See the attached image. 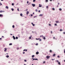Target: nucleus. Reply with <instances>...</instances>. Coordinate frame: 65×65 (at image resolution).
Here are the masks:
<instances>
[{
	"label": "nucleus",
	"mask_w": 65,
	"mask_h": 65,
	"mask_svg": "<svg viewBox=\"0 0 65 65\" xmlns=\"http://www.w3.org/2000/svg\"><path fill=\"white\" fill-rule=\"evenodd\" d=\"M32 5L33 7H35V4H32Z\"/></svg>",
	"instance_id": "obj_1"
},
{
	"label": "nucleus",
	"mask_w": 65,
	"mask_h": 65,
	"mask_svg": "<svg viewBox=\"0 0 65 65\" xmlns=\"http://www.w3.org/2000/svg\"><path fill=\"white\" fill-rule=\"evenodd\" d=\"M5 12V11H0V12H1V13H2V12Z\"/></svg>",
	"instance_id": "obj_2"
},
{
	"label": "nucleus",
	"mask_w": 65,
	"mask_h": 65,
	"mask_svg": "<svg viewBox=\"0 0 65 65\" xmlns=\"http://www.w3.org/2000/svg\"><path fill=\"white\" fill-rule=\"evenodd\" d=\"M50 57V56H47L46 57V58L47 59H48V58H49Z\"/></svg>",
	"instance_id": "obj_3"
},
{
	"label": "nucleus",
	"mask_w": 65,
	"mask_h": 65,
	"mask_svg": "<svg viewBox=\"0 0 65 65\" xmlns=\"http://www.w3.org/2000/svg\"><path fill=\"white\" fill-rule=\"evenodd\" d=\"M3 17V15L2 14H0V17Z\"/></svg>",
	"instance_id": "obj_4"
},
{
	"label": "nucleus",
	"mask_w": 65,
	"mask_h": 65,
	"mask_svg": "<svg viewBox=\"0 0 65 65\" xmlns=\"http://www.w3.org/2000/svg\"><path fill=\"white\" fill-rule=\"evenodd\" d=\"M13 39H15V37H14V36H13Z\"/></svg>",
	"instance_id": "obj_5"
},
{
	"label": "nucleus",
	"mask_w": 65,
	"mask_h": 65,
	"mask_svg": "<svg viewBox=\"0 0 65 65\" xmlns=\"http://www.w3.org/2000/svg\"><path fill=\"white\" fill-rule=\"evenodd\" d=\"M29 13V12L28 11H27V12H26V14H27V15H28V14Z\"/></svg>",
	"instance_id": "obj_6"
},
{
	"label": "nucleus",
	"mask_w": 65,
	"mask_h": 65,
	"mask_svg": "<svg viewBox=\"0 0 65 65\" xmlns=\"http://www.w3.org/2000/svg\"><path fill=\"white\" fill-rule=\"evenodd\" d=\"M43 16V14H40V15H39V17H41L42 16Z\"/></svg>",
	"instance_id": "obj_7"
},
{
	"label": "nucleus",
	"mask_w": 65,
	"mask_h": 65,
	"mask_svg": "<svg viewBox=\"0 0 65 65\" xmlns=\"http://www.w3.org/2000/svg\"><path fill=\"white\" fill-rule=\"evenodd\" d=\"M49 52L50 53H52V50H50Z\"/></svg>",
	"instance_id": "obj_8"
},
{
	"label": "nucleus",
	"mask_w": 65,
	"mask_h": 65,
	"mask_svg": "<svg viewBox=\"0 0 65 65\" xmlns=\"http://www.w3.org/2000/svg\"><path fill=\"white\" fill-rule=\"evenodd\" d=\"M42 6H41V5L40 4H39V7H42Z\"/></svg>",
	"instance_id": "obj_9"
},
{
	"label": "nucleus",
	"mask_w": 65,
	"mask_h": 65,
	"mask_svg": "<svg viewBox=\"0 0 65 65\" xmlns=\"http://www.w3.org/2000/svg\"><path fill=\"white\" fill-rule=\"evenodd\" d=\"M5 50H4V51L5 52H6L7 51H6V50H7V48H5Z\"/></svg>",
	"instance_id": "obj_10"
},
{
	"label": "nucleus",
	"mask_w": 65,
	"mask_h": 65,
	"mask_svg": "<svg viewBox=\"0 0 65 65\" xmlns=\"http://www.w3.org/2000/svg\"><path fill=\"white\" fill-rule=\"evenodd\" d=\"M24 52V51H25V52H27V50H25L24 49L23 50Z\"/></svg>",
	"instance_id": "obj_11"
},
{
	"label": "nucleus",
	"mask_w": 65,
	"mask_h": 65,
	"mask_svg": "<svg viewBox=\"0 0 65 65\" xmlns=\"http://www.w3.org/2000/svg\"><path fill=\"white\" fill-rule=\"evenodd\" d=\"M31 24L33 26H35V24H33L32 23H31Z\"/></svg>",
	"instance_id": "obj_12"
},
{
	"label": "nucleus",
	"mask_w": 65,
	"mask_h": 65,
	"mask_svg": "<svg viewBox=\"0 0 65 65\" xmlns=\"http://www.w3.org/2000/svg\"><path fill=\"white\" fill-rule=\"evenodd\" d=\"M39 54V52H37L36 53V54L37 55H38V54Z\"/></svg>",
	"instance_id": "obj_13"
},
{
	"label": "nucleus",
	"mask_w": 65,
	"mask_h": 65,
	"mask_svg": "<svg viewBox=\"0 0 65 65\" xmlns=\"http://www.w3.org/2000/svg\"><path fill=\"white\" fill-rule=\"evenodd\" d=\"M6 8H7V9H8V7L7 6H6Z\"/></svg>",
	"instance_id": "obj_14"
},
{
	"label": "nucleus",
	"mask_w": 65,
	"mask_h": 65,
	"mask_svg": "<svg viewBox=\"0 0 65 65\" xmlns=\"http://www.w3.org/2000/svg\"><path fill=\"white\" fill-rule=\"evenodd\" d=\"M56 56V54H54L53 55V57H55Z\"/></svg>",
	"instance_id": "obj_15"
},
{
	"label": "nucleus",
	"mask_w": 65,
	"mask_h": 65,
	"mask_svg": "<svg viewBox=\"0 0 65 65\" xmlns=\"http://www.w3.org/2000/svg\"><path fill=\"white\" fill-rule=\"evenodd\" d=\"M20 16H21V17H22V15H23V14L22 13H21L20 14Z\"/></svg>",
	"instance_id": "obj_16"
},
{
	"label": "nucleus",
	"mask_w": 65,
	"mask_h": 65,
	"mask_svg": "<svg viewBox=\"0 0 65 65\" xmlns=\"http://www.w3.org/2000/svg\"><path fill=\"white\" fill-rule=\"evenodd\" d=\"M58 64H59V65H61V63H60V62H58Z\"/></svg>",
	"instance_id": "obj_17"
},
{
	"label": "nucleus",
	"mask_w": 65,
	"mask_h": 65,
	"mask_svg": "<svg viewBox=\"0 0 65 65\" xmlns=\"http://www.w3.org/2000/svg\"><path fill=\"white\" fill-rule=\"evenodd\" d=\"M12 45V43H10L9 44V45Z\"/></svg>",
	"instance_id": "obj_18"
},
{
	"label": "nucleus",
	"mask_w": 65,
	"mask_h": 65,
	"mask_svg": "<svg viewBox=\"0 0 65 65\" xmlns=\"http://www.w3.org/2000/svg\"><path fill=\"white\" fill-rule=\"evenodd\" d=\"M34 56H34V55H32V58H34Z\"/></svg>",
	"instance_id": "obj_19"
},
{
	"label": "nucleus",
	"mask_w": 65,
	"mask_h": 65,
	"mask_svg": "<svg viewBox=\"0 0 65 65\" xmlns=\"http://www.w3.org/2000/svg\"><path fill=\"white\" fill-rule=\"evenodd\" d=\"M31 37H32V36H30V37H29V39H31Z\"/></svg>",
	"instance_id": "obj_20"
},
{
	"label": "nucleus",
	"mask_w": 65,
	"mask_h": 65,
	"mask_svg": "<svg viewBox=\"0 0 65 65\" xmlns=\"http://www.w3.org/2000/svg\"><path fill=\"white\" fill-rule=\"evenodd\" d=\"M56 23H59V21H56Z\"/></svg>",
	"instance_id": "obj_21"
},
{
	"label": "nucleus",
	"mask_w": 65,
	"mask_h": 65,
	"mask_svg": "<svg viewBox=\"0 0 65 65\" xmlns=\"http://www.w3.org/2000/svg\"><path fill=\"white\" fill-rule=\"evenodd\" d=\"M59 10H60V11H61V10H62V9L60 8L59 9Z\"/></svg>",
	"instance_id": "obj_22"
},
{
	"label": "nucleus",
	"mask_w": 65,
	"mask_h": 65,
	"mask_svg": "<svg viewBox=\"0 0 65 65\" xmlns=\"http://www.w3.org/2000/svg\"><path fill=\"white\" fill-rule=\"evenodd\" d=\"M16 39H18V37H16Z\"/></svg>",
	"instance_id": "obj_23"
},
{
	"label": "nucleus",
	"mask_w": 65,
	"mask_h": 65,
	"mask_svg": "<svg viewBox=\"0 0 65 65\" xmlns=\"http://www.w3.org/2000/svg\"><path fill=\"white\" fill-rule=\"evenodd\" d=\"M6 57H7V58H8V57H9V56L7 55L6 56Z\"/></svg>",
	"instance_id": "obj_24"
},
{
	"label": "nucleus",
	"mask_w": 65,
	"mask_h": 65,
	"mask_svg": "<svg viewBox=\"0 0 65 65\" xmlns=\"http://www.w3.org/2000/svg\"><path fill=\"white\" fill-rule=\"evenodd\" d=\"M36 12H37V11H38V10H37V9H36Z\"/></svg>",
	"instance_id": "obj_25"
},
{
	"label": "nucleus",
	"mask_w": 65,
	"mask_h": 65,
	"mask_svg": "<svg viewBox=\"0 0 65 65\" xmlns=\"http://www.w3.org/2000/svg\"><path fill=\"white\" fill-rule=\"evenodd\" d=\"M45 2H48V0H46Z\"/></svg>",
	"instance_id": "obj_26"
},
{
	"label": "nucleus",
	"mask_w": 65,
	"mask_h": 65,
	"mask_svg": "<svg viewBox=\"0 0 65 65\" xmlns=\"http://www.w3.org/2000/svg\"><path fill=\"white\" fill-rule=\"evenodd\" d=\"M52 9L53 10H55V8H53Z\"/></svg>",
	"instance_id": "obj_27"
},
{
	"label": "nucleus",
	"mask_w": 65,
	"mask_h": 65,
	"mask_svg": "<svg viewBox=\"0 0 65 65\" xmlns=\"http://www.w3.org/2000/svg\"><path fill=\"white\" fill-rule=\"evenodd\" d=\"M11 10H12V11H13V10H14V9H13V8H12V9H11Z\"/></svg>",
	"instance_id": "obj_28"
},
{
	"label": "nucleus",
	"mask_w": 65,
	"mask_h": 65,
	"mask_svg": "<svg viewBox=\"0 0 65 65\" xmlns=\"http://www.w3.org/2000/svg\"><path fill=\"white\" fill-rule=\"evenodd\" d=\"M32 59H33V60H35V59L33 58H32Z\"/></svg>",
	"instance_id": "obj_29"
},
{
	"label": "nucleus",
	"mask_w": 65,
	"mask_h": 65,
	"mask_svg": "<svg viewBox=\"0 0 65 65\" xmlns=\"http://www.w3.org/2000/svg\"><path fill=\"white\" fill-rule=\"evenodd\" d=\"M36 1L35 0H33V2H35Z\"/></svg>",
	"instance_id": "obj_30"
},
{
	"label": "nucleus",
	"mask_w": 65,
	"mask_h": 65,
	"mask_svg": "<svg viewBox=\"0 0 65 65\" xmlns=\"http://www.w3.org/2000/svg\"><path fill=\"white\" fill-rule=\"evenodd\" d=\"M12 6H13L14 5V4L13 3H12Z\"/></svg>",
	"instance_id": "obj_31"
},
{
	"label": "nucleus",
	"mask_w": 65,
	"mask_h": 65,
	"mask_svg": "<svg viewBox=\"0 0 65 65\" xmlns=\"http://www.w3.org/2000/svg\"><path fill=\"white\" fill-rule=\"evenodd\" d=\"M12 27H13V28H14V25H13L12 26Z\"/></svg>",
	"instance_id": "obj_32"
},
{
	"label": "nucleus",
	"mask_w": 65,
	"mask_h": 65,
	"mask_svg": "<svg viewBox=\"0 0 65 65\" xmlns=\"http://www.w3.org/2000/svg\"><path fill=\"white\" fill-rule=\"evenodd\" d=\"M56 62H58V63H59V60H56Z\"/></svg>",
	"instance_id": "obj_33"
},
{
	"label": "nucleus",
	"mask_w": 65,
	"mask_h": 65,
	"mask_svg": "<svg viewBox=\"0 0 65 65\" xmlns=\"http://www.w3.org/2000/svg\"><path fill=\"white\" fill-rule=\"evenodd\" d=\"M39 41H41V39H40Z\"/></svg>",
	"instance_id": "obj_34"
},
{
	"label": "nucleus",
	"mask_w": 65,
	"mask_h": 65,
	"mask_svg": "<svg viewBox=\"0 0 65 65\" xmlns=\"http://www.w3.org/2000/svg\"><path fill=\"white\" fill-rule=\"evenodd\" d=\"M44 39H45V37H44L43 38Z\"/></svg>",
	"instance_id": "obj_35"
},
{
	"label": "nucleus",
	"mask_w": 65,
	"mask_h": 65,
	"mask_svg": "<svg viewBox=\"0 0 65 65\" xmlns=\"http://www.w3.org/2000/svg\"><path fill=\"white\" fill-rule=\"evenodd\" d=\"M36 40H39V39L36 38Z\"/></svg>",
	"instance_id": "obj_36"
},
{
	"label": "nucleus",
	"mask_w": 65,
	"mask_h": 65,
	"mask_svg": "<svg viewBox=\"0 0 65 65\" xmlns=\"http://www.w3.org/2000/svg\"><path fill=\"white\" fill-rule=\"evenodd\" d=\"M46 8H48V6H47L46 7Z\"/></svg>",
	"instance_id": "obj_37"
},
{
	"label": "nucleus",
	"mask_w": 65,
	"mask_h": 65,
	"mask_svg": "<svg viewBox=\"0 0 65 65\" xmlns=\"http://www.w3.org/2000/svg\"><path fill=\"white\" fill-rule=\"evenodd\" d=\"M45 63V61H44L43 62V63L44 64V63Z\"/></svg>",
	"instance_id": "obj_38"
},
{
	"label": "nucleus",
	"mask_w": 65,
	"mask_h": 65,
	"mask_svg": "<svg viewBox=\"0 0 65 65\" xmlns=\"http://www.w3.org/2000/svg\"><path fill=\"white\" fill-rule=\"evenodd\" d=\"M60 31H62V29H60Z\"/></svg>",
	"instance_id": "obj_39"
},
{
	"label": "nucleus",
	"mask_w": 65,
	"mask_h": 65,
	"mask_svg": "<svg viewBox=\"0 0 65 65\" xmlns=\"http://www.w3.org/2000/svg\"><path fill=\"white\" fill-rule=\"evenodd\" d=\"M27 4H28V3H29V1H27Z\"/></svg>",
	"instance_id": "obj_40"
},
{
	"label": "nucleus",
	"mask_w": 65,
	"mask_h": 65,
	"mask_svg": "<svg viewBox=\"0 0 65 65\" xmlns=\"http://www.w3.org/2000/svg\"><path fill=\"white\" fill-rule=\"evenodd\" d=\"M38 43H37V44H36V45H38Z\"/></svg>",
	"instance_id": "obj_41"
},
{
	"label": "nucleus",
	"mask_w": 65,
	"mask_h": 65,
	"mask_svg": "<svg viewBox=\"0 0 65 65\" xmlns=\"http://www.w3.org/2000/svg\"><path fill=\"white\" fill-rule=\"evenodd\" d=\"M57 57L58 58H60V56H58Z\"/></svg>",
	"instance_id": "obj_42"
},
{
	"label": "nucleus",
	"mask_w": 65,
	"mask_h": 65,
	"mask_svg": "<svg viewBox=\"0 0 65 65\" xmlns=\"http://www.w3.org/2000/svg\"><path fill=\"white\" fill-rule=\"evenodd\" d=\"M25 52H23V54H25Z\"/></svg>",
	"instance_id": "obj_43"
},
{
	"label": "nucleus",
	"mask_w": 65,
	"mask_h": 65,
	"mask_svg": "<svg viewBox=\"0 0 65 65\" xmlns=\"http://www.w3.org/2000/svg\"><path fill=\"white\" fill-rule=\"evenodd\" d=\"M24 62H27V60H24Z\"/></svg>",
	"instance_id": "obj_44"
},
{
	"label": "nucleus",
	"mask_w": 65,
	"mask_h": 65,
	"mask_svg": "<svg viewBox=\"0 0 65 65\" xmlns=\"http://www.w3.org/2000/svg\"><path fill=\"white\" fill-rule=\"evenodd\" d=\"M35 60H38V59L37 58H36Z\"/></svg>",
	"instance_id": "obj_45"
},
{
	"label": "nucleus",
	"mask_w": 65,
	"mask_h": 65,
	"mask_svg": "<svg viewBox=\"0 0 65 65\" xmlns=\"http://www.w3.org/2000/svg\"><path fill=\"white\" fill-rule=\"evenodd\" d=\"M17 10H18V11H19V9L18 8L17 9Z\"/></svg>",
	"instance_id": "obj_46"
},
{
	"label": "nucleus",
	"mask_w": 65,
	"mask_h": 65,
	"mask_svg": "<svg viewBox=\"0 0 65 65\" xmlns=\"http://www.w3.org/2000/svg\"><path fill=\"white\" fill-rule=\"evenodd\" d=\"M64 53H65V49L64 50Z\"/></svg>",
	"instance_id": "obj_47"
},
{
	"label": "nucleus",
	"mask_w": 65,
	"mask_h": 65,
	"mask_svg": "<svg viewBox=\"0 0 65 65\" xmlns=\"http://www.w3.org/2000/svg\"><path fill=\"white\" fill-rule=\"evenodd\" d=\"M0 5H2V4L1 3H0Z\"/></svg>",
	"instance_id": "obj_48"
},
{
	"label": "nucleus",
	"mask_w": 65,
	"mask_h": 65,
	"mask_svg": "<svg viewBox=\"0 0 65 65\" xmlns=\"http://www.w3.org/2000/svg\"><path fill=\"white\" fill-rule=\"evenodd\" d=\"M31 17H32L33 16V15L32 14H31Z\"/></svg>",
	"instance_id": "obj_49"
},
{
	"label": "nucleus",
	"mask_w": 65,
	"mask_h": 65,
	"mask_svg": "<svg viewBox=\"0 0 65 65\" xmlns=\"http://www.w3.org/2000/svg\"><path fill=\"white\" fill-rule=\"evenodd\" d=\"M51 34H52V33H53L52 32V31H51Z\"/></svg>",
	"instance_id": "obj_50"
},
{
	"label": "nucleus",
	"mask_w": 65,
	"mask_h": 65,
	"mask_svg": "<svg viewBox=\"0 0 65 65\" xmlns=\"http://www.w3.org/2000/svg\"><path fill=\"white\" fill-rule=\"evenodd\" d=\"M55 26H57V24H55Z\"/></svg>",
	"instance_id": "obj_51"
},
{
	"label": "nucleus",
	"mask_w": 65,
	"mask_h": 65,
	"mask_svg": "<svg viewBox=\"0 0 65 65\" xmlns=\"http://www.w3.org/2000/svg\"><path fill=\"white\" fill-rule=\"evenodd\" d=\"M38 12H40V10H39L38 11Z\"/></svg>",
	"instance_id": "obj_52"
},
{
	"label": "nucleus",
	"mask_w": 65,
	"mask_h": 65,
	"mask_svg": "<svg viewBox=\"0 0 65 65\" xmlns=\"http://www.w3.org/2000/svg\"><path fill=\"white\" fill-rule=\"evenodd\" d=\"M26 10H28V9H26V10H25V11H26Z\"/></svg>",
	"instance_id": "obj_53"
},
{
	"label": "nucleus",
	"mask_w": 65,
	"mask_h": 65,
	"mask_svg": "<svg viewBox=\"0 0 65 65\" xmlns=\"http://www.w3.org/2000/svg\"><path fill=\"white\" fill-rule=\"evenodd\" d=\"M19 48H17V50H19Z\"/></svg>",
	"instance_id": "obj_54"
},
{
	"label": "nucleus",
	"mask_w": 65,
	"mask_h": 65,
	"mask_svg": "<svg viewBox=\"0 0 65 65\" xmlns=\"http://www.w3.org/2000/svg\"><path fill=\"white\" fill-rule=\"evenodd\" d=\"M53 0V1H54V0ZM50 1H52V0H50Z\"/></svg>",
	"instance_id": "obj_55"
},
{
	"label": "nucleus",
	"mask_w": 65,
	"mask_h": 65,
	"mask_svg": "<svg viewBox=\"0 0 65 65\" xmlns=\"http://www.w3.org/2000/svg\"><path fill=\"white\" fill-rule=\"evenodd\" d=\"M37 8H38V9L39 8V7H37Z\"/></svg>",
	"instance_id": "obj_56"
},
{
	"label": "nucleus",
	"mask_w": 65,
	"mask_h": 65,
	"mask_svg": "<svg viewBox=\"0 0 65 65\" xmlns=\"http://www.w3.org/2000/svg\"><path fill=\"white\" fill-rule=\"evenodd\" d=\"M49 26H51V24H49Z\"/></svg>",
	"instance_id": "obj_57"
},
{
	"label": "nucleus",
	"mask_w": 65,
	"mask_h": 65,
	"mask_svg": "<svg viewBox=\"0 0 65 65\" xmlns=\"http://www.w3.org/2000/svg\"><path fill=\"white\" fill-rule=\"evenodd\" d=\"M52 60L53 61V60H54V59H52Z\"/></svg>",
	"instance_id": "obj_58"
},
{
	"label": "nucleus",
	"mask_w": 65,
	"mask_h": 65,
	"mask_svg": "<svg viewBox=\"0 0 65 65\" xmlns=\"http://www.w3.org/2000/svg\"><path fill=\"white\" fill-rule=\"evenodd\" d=\"M60 4V3H58V5H59Z\"/></svg>",
	"instance_id": "obj_59"
},
{
	"label": "nucleus",
	"mask_w": 65,
	"mask_h": 65,
	"mask_svg": "<svg viewBox=\"0 0 65 65\" xmlns=\"http://www.w3.org/2000/svg\"><path fill=\"white\" fill-rule=\"evenodd\" d=\"M55 37H53V39H55Z\"/></svg>",
	"instance_id": "obj_60"
},
{
	"label": "nucleus",
	"mask_w": 65,
	"mask_h": 65,
	"mask_svg": "<svg viewBox=\"0 0 65 65\" xmlns=\"http://www.w3.org/2000/svg\"><path fill=\"white\" fill-rule=\"evenodd\" d=\"M2 39V38H0V40Z\"/></svg>",
	"instance_id": "obj_61"
},
{
	"label": "nucleus",
	"mask_w": 65,
	"mask_h": 65,
	"mask_svg": "<svg viewBox=\"0 0 65 65\" xmlns=\"http://www.w3.org/2000/svg\"><path fill=\"white\" fill-rule=\"evenodd\" d=\"M42 37V36H40V37Z\"/></svg>",
	"instance_id": "obj_62"
},
{
	"label": "nucleus",
	"mask_w": 65,
	"mask_h": 65,
	"mask_svg": "<svg viewBox=\"0 0 65 65\" xmlns=\"http://www.w3.org/2000/svg\"><path fill=\"white\" fill-rule=\"evenodd\" d=\"M63 33H64V34H65V32H64Z\"/></svg>",
	"instance_id": "obj_63"
},
{
	"label": "nucleus",
	"mask_w": 65,
	"mask_h": 65,
	"mask_svg": "<svg viewBox=\"0 0 65 65\" xmlns=\"http://www.w3.org/2000/svg\"><path fill=\"white\" fill-rule=\"evenodd\" d=\"M2 37H3V38H4V36H2Z\"/></svg>",
	"instance_id": "obj_64"
}]
</instances>
